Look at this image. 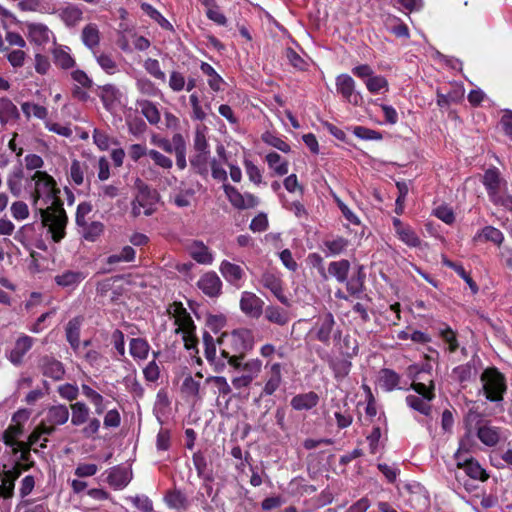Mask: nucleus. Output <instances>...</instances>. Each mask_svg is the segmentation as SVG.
Returning <instances> with one entry per match:
<instances>
[{"label":"nucleus","mask_w":512,"mask_h":512,"mask_svg":"<svg viewBox=\"0 0 512 512\" xmlns=\"http://www.w3.org/2000/svg\"><path fill=\"white\" fill-rule=\"evenodd\" d=\"M34 183L33 206L39 213L43 226L48 227L54 242H59L65 235L67 216L59 198L60 190L55 179L45 171H35L31 176Z\"/></svg>","instance_id":"1"},{"label":"nucleus","mask_w":512,"mask_h":512,"mask_svg":"<svg viewBox=\"0 0 512 512\" xmlns=\"http://www.w3.org/2000/svg\"><path fill=\"white\" fill-rule=\"evenodd\" d=\"M167 312L176 326L175 333L181 334L185 348L195 349L198 344L196 325L187 309L181 302H173L168 306Z\"/></svg>","instance_id":"2"},{"label":"nucleus","mask_w":512,"mask_h":512,"mask_svg":"<svg viewBox=\"0 0 512 512\" xmlns=\"http://www.w3.org/2000/svg\"><path fill=\"white\" fill-rule=\"evenodd\" d=\"M480 382L486 400L495 403L503 401L507 390L506 378L496 367L486 368L481 373Z\"/></svg>","instance_id":"3"},{"label":"nucleus","mask_w":512,"mask_h":512,"mask_svg":"<svg viewBox=\"0 0 512 512\" xmlns=\"http://www.w3.org/2000/svg\"><path fill=\"white\" fill-rule=\"evenodd\" d=\"M431 369L432 367L429 364L424 365L421 369H418L415 365L410 366V374H415L410 388L413 389L418 396L425 397L431 395L433 400L435 394L434 383L430 375Z\"/></svg>","instance_id":"4"},{"label":"nucleus","mask_w":512,"mask_h":512,"mask_svg":"<svg viewBox=\"0 0 512 512\" xmlns=\"http://www.w3.org/2000/svg\"><path fill=\"white\" fill-rule=\"evenodd\" d=\"M221 357L236 370H242L243 375L250 377V380L256 379L262 371V361L258 358H252L246 362H242L243 353L241 355H231L226 350L221 351Z\"/></svg>","instance_id":"5"},{"label":"nucleus","mask_w":512,"mask_h":512,"mask_svg":"<svg viewBox=\"0 0 512 512\" xmlns=\"http://www.w3.org/2000/svg\"><path fill=\"white\" fill-rule=\"evenodd\" d=\"M335 318L331 312H325L317 316L310 333L314 338L325 345L330 343L335 333Z\"/></svg>","instance_id":"6"},{"label":"nucleus","mask_w":512,"mask_h":512,"mask_svg":"<svg viewBox=\"0 0 512 512\" xmlns=\"http://www.w3.org/2000/svg\"><path fill=\"white\" fill-rule=\"evenodd\" d=\"M158 200L156 191L150 189L148 186L140 188L139 193L132 202V213L134 216L144 214L151 215L155 210V204Z\"/></svg>","instance_id":"7"},{"label":"nucleus","mask_w":512,"mask_h":512,"mask_svg":"<svg viewBox=\"0 0 512 512\" xmlns=\"http://www.w3.org/2000/svg\"><path fill=\"white\" fill-rule=\"evenodd\" d=\"M222 188L230 204L238 210L255 208L259 204L258 197L252 193H241L236 187L230 184H224Z\"/></svg>","instance_id":"8"},{"label":"nucleus","mask_w":512,"mask_h":512,"mask_svg":"<svg viewBox=\"0 0 512 512\" xmlns=\"http://www.w3.org/2000/svg\"><path fill=\"white\" fill-rule=\"evenodd\" d=\"M335 84L337 93L340 94L346 102L354 106H359L362 104V94L356 90V83L350 75H338Z\"/></svg>","instance_id":"9"},{"label":"nucleus","mask_w":512,"mask_h":512,"mask_svg":"<svg viewBox=\"0 0 512 512\" xmlns=\"http://www.w3.org/2000/svg\"><path fill=\"white\" fill-rule=\"evenodd\" d=\"M265 368L268 370L267 378L261 392V396L273 395L281 386L282 378V364L279 362L266 363Z\"/></svg>","instance_id":"10"},{"label":"nucleus","mask_w":512,"mask_h":512,"mask_svg":"<svg viewBox=\"0 0 512 512\" xmlns=\"http://www.w3.org/2000/svg\"><path fill=\"white\" fill-rule=\"evenodd\" d=\"M39 369L45 377L54 381H60L64 378L66 369L64 364L50 355H44L39 359Z\"/></svg>","instance_id":"11"},{"label":"nucleus","mask_w":512,"mask_h":512,"mask_svg":"<svg viewBox=\"0 0 512 512\" xmlns=\"http://www.w3.org/2000/svg\"><path fill=\"white\" fill-rule=\"evenodd\" d=\"M264 302L256 294L244 291L240 298V309L248 317L258 319L263 313Z\"/></svg>","instance_id":"12"},{"label":"nucleus","mask_w":512,"mask_h":512,"mask_svg":"<svg viewBox=\"0 0 512 512\" xmlns=\"http://www.w3.org/2000/svg\"><path fill=\"white\" fill-rule=\"evenodd\" d=\"M219 271L223 278L231 285L236 288L242 287L245 278V272L243 268L235 263L228 260H223L220 263Z\"/></svg>","instance_id":"13"},{"label":"nucleus","mask_w":512,"mask_h":512,"mask_svg":"<svg viewBox=\"0 0 512 512\" xmlns=\"http://www.w3.org/2000/svg\"><path fill=\"white\" fill-rule=\"evenodd\" d=\"M21 470L18 466L4 469L0 474V497L9 499L14 495L15 481L20 477Z\"/></svg>","instance_id":"14"},{"label":"nucleus","mask_w":512,"mask_h":512,"mask_svg":"<svg viewBox=\"0 0 512 512\" xmlns=\"http://www.w3.org/2000/svg\"><path fill=\"white\" fill-rule=\"evenodd\" d=\"M190 257L198 264L211 265L214 261L213 252L200 240H193L187 245Z\"/></svg>","instance_id":"15"},{"label":"nucleus","mask_w":512,"mask_h":512,"mask_svg":"<svg viewBox=\"0 0 512 512\" xmlns=\"http://www.w3.org/2000/svg\"><path fill=\"white\" fill-rule=\"evenodd\" d=\"M198 288L208 297H217L221 293L222 281L214 271L203 274L198 282Z\"/></svg>","instance_id":"16"},{"label":"nucleus","mask_w":512,"mask_h":512,"mask_svg":"<svg viewBox=\"0 0 512 512\" xmlns=\"http://www.w3.org/2000/svg\"><path fill=\"white\" fill-rule=\"evenodd\" d=\"M34 339L28 335L20 336L14 344V347L7 355L8 360L15 366H19L23 362L24 356L32 348Z\"/></svg>","instance_id":"17"},{"label":"nucleus","mask_w":512,"mask_h":512,"mask_svg":"<svg viewBox=\"0 0 512 512\" xmlns=\"http://www.w3.org/2000/svg\"><path fill=\"white\" fill-rule=\"evenodd\" d=\"M334 340L336 341L335 346L343 357L352 359L358 355V341L349 334L341 337V331L336 329L334 333Z\"/></svg>","instance_id":"18"},{"label":"nucleus","mask_w":512,"mask_h":512,"mask_svg":"<svg viewBox=\"0 0 512 512\" xmlns=\"http://www.w3.org/2000/svg\"><path fill=\"white\" fill-rule=\"evenodd\" d=\"M476 436L482 444L488 447L496 446L503 438L502 429L486 421L476 430Z\"/></svg>","instance_id":"19"},{"label":"nucleus","mask_w":512,"mask_h":512,"mask_svg":"<svg viewBox=\"0 0 512 512\" xmlns=\"http://www.w3.org/2000/svg\"><path fill=\"white\" fill-rule=\"evenodd\" d=\"M392 223L400 241L408 247L415 248L420 246L421 240L412 227L404 224L399 218H393Z\"/></svg>","instance_id":"20"},{"label":"nucleus","mask_w":512,"mask_h":512,"mask_svg":"<svg viewBox=\"0 0 512 512\" xmlns=\"http://www.w3.org/2000/svg\"><path fill=\"white\" fill-rule=\"evenodd\" d=\"M132 479V472L123 466H114L108 470L107 482L116 490L125 488Z\"/></svg>","instance_id":"21"},{"label":"nucleus","mask_w":512,"mask_h":512,"mask_svg":"<svg viewBox=\"0 0 512 512\" xmlns=\"http://www.w3.org/2000/svg\"><path fill=\"white\" fill-rule=\"evenodd\" d=\"M69 408L65 404L52 405L47 409L45 422L47 426H62L69 420Z\"/></svg>","instance_id":"22"},{"label":"nucleus","mask_w":512,"mask_h":512,"mask_svg":"<svg viewBox=\"0 0 512 512\" xmlns=\"http://www.w3.org/2000/svg\"><path fill=\"white\" fill-rule=\"evenodd\" d=\"M457 467L464 470L465 474L474 480L486 481L489 478L486 470L472 457L456 461Z\"/></svg>","instance_id":"23"},{"label":"nucleus","mask_w":512,"mask_h":512,"mask_svg":"<svg viewBox=\"0 0 512 512\" xmlns=\"http://www.w3.org/2000/svg\"><path fill=\"white\" fill-rule=\"evenodd\" d=\"M86 277L87 274L82 271L65 270L61 274L56 275L54 281L64 289L74 290Z\"/></svg>","instance_id":"24"},{"label":"nucleus","mask_w":512,"mask_h":512,"mask_svg":"<svg viewBox=\"0 0 512 512\" xmlns=\"http://www.w3.org/2000/svg\"><path fill=\"white\" fill-rule=\"evenodd\" d=\"M379 383L384 391L391 392L395 389L408 388L401 386V376L392 369L384 368L380 371Z\"/></svg>","instance_id":"25"},{"label":"nucleus","mask_w":512,"mask_h":512,"mask_svg":"<svg viewBox=\"0 0 512 512\" xmlns=\"http://www.w3.org/2000/svg\"><path fill=\"white\" fill-rule=\"evenodd\" d=\"M351 358H338V357H329L328 358V365L329 368L333 372V376L337 381H342L344 378H346L352 368V362L350 360Z\"/></svg>","instance_id":"26"},{"label":"nucleus","mask_w":512,"mask_h":512,"mask_svg":"<svg viewBox=\"0 0 512 512\" xmlns=\"http://www.w3.org/2000/svg\"><path fill=\"white\" fill-rule=\"evenodd\" d=\"M202 339L204 345V355L207 361L211 364H214L217 371L223 370L225 363L221 362L217 358L216 344L212 335L209 332L204 331Z\"/></svg>","instance_id":"27"},{"label":"nucleus","mask_w":512,"mask_h":512,"mask_svg":"<svg viewBox=\"0 0 512 512\" xmlns=\"http://www.w3.org/2000/svg\"><path fill=\"white\" fill-rule=\"evenodd\" d=\"M99 97L107 111H111L120 102L121 93L113 84L100 87Z\"/></svg>","instance_id":"28"},{"label":"nucleus","mask_w":512,"mask_h":512,"mask_svg":"<svg viewBox=\"0 0 512 512\" xmlns=\"http://www.w3.org/2000/svg\"><path fill=\"white\" fill-rule=\"evenodd\" d=\"M319 402V396L317 393L310 391L303 394L295 395L291 399V407L294 410L302 411V410H310L314 408Z\"/></svg>","instance_id":"29"},{"label":"nucleus","mask_w":512,"mask_h":512,"mask_svg":"<svg viewBox=\"0 0 512 512\" xmlns=\"http://www.w3.org/2000/svg\"><path fill=\"white\" fill-rule=\"evenodd\" d=\"M150 344L144 338H132L129 342V352L132 358L137 361H145L150 352Z\"/></svg>","instance_id":"30"},{"label":"nucleus","mask_w":512,"mask_h":512,"mask_svg":"<svg viewBox=\"0 0 512 512\" xmlns=\"http://www.w3.org/2000/svg\"><path fill=\"white\" fill-rule=\"evenodd\" d=\"M19 118L17 106L7 97L0 98V123L6 125Z\"/></svg>","instance_id":"31"},{"label":"nucleus","mask_w":512,"mask_h":512,"mask_svg":"<svg viewBox=\"0 0 512 512\" xmlns=\"http://www.w3.org/2000/svg\"><path fill=\"white\" fill-rule=\"evenodd\" d=\"M81 325L82 319L80 317H74L69 320L65 328L66 339L74 351H77L80 346Z\"/></svg>","instance_id":"32"},{"label":"nucleus","mask_w":512,"mask_h":512,"mask_svg":"<svg viewBox=\"0 0 512 512\" xmlns=\"http://www.w3.org/2000/svg\"><path fill=\"white\" fill-rule=\"evenodd\" d=\"M262 283L264 287L269 289L281 303H288L287 298L283 294L282 282L279 277L272 273H265L262 276Z\"/></svg>","instance_id":"33"},{"label":"nucleus","mask_w":512,"mask_h":512,"mask_svg":"<svg viewBox=\"0 0 512 512\" xmlns=\"http://www.w3.org/2000/svg\"><path fill=\"white\" fill-rule=\"evenodd\" d=\"M90 408L83 401L71 404V424L79 427L85 424L90 418Z\"/></svg>","instance_id":"34"},{"label":"nucleus","mask_w":512,"mask_h":512,"mask_svg":"<svg viewBox=\"0 0 512 512\" xmlns=\"http://www.w3.org/2000/svg\"><path fill=\"white\" fill-rule=\"evenodd\" d=\"M351 265L346 259L332 261L328 265V274L339 283H345L348 278Z\"/></svg>","instance_id":"35"},{"label":"nucleus","mask_w":512,"mask_h":512,"mask_svg":"<svg viewBox=\"0 0 512 512\" xmlns=\"http://www.w3.org/2000/svg\"><path fill=\"white\" fill-rule=\"evenodd\" d=\"M432 396H418L414 394H409L406 396V404L413 410L425 415L429 416L431 413V404Z\"/></svg>","instance_id":"36"},{"label":"nucleus","mask_w":512,"mask_h":512,"mask_svg":"<svg viewBox=\"0 0 512 512\" xmlns=\"http://www.w3.org/2000/svg\"><path fill=\"white\" fill-rule=\"evenodd\" d=\"M136 106L140 108L142 115L150 124L156 125L159 123L161 117L155 103L146 99H138L136 100Z\"/></svg>","instance_id":"37"},{"label":"nucleus","mask_w":512,"mask_h":512,"mask_svg":"<svg viewBox=\"0 0 512 512\" xmlns=\"http://www.w3.org/2000/svg\"><path fill=\"white\" fill-rule=\"evenodd\" d=\"M55 64L61 69H70L75 66V60L67 46H57L52 51Z\"/></svg>","instance_id":"38"},{"label":"nucleus","mask_w":512,"mask_h":512,"mask_svg":"<svg viewBox=\"0 0 512 512\" xmlns=\"http://www.w3.org/2000/svg\"><path fill=\"white\" fill-rule=\"evenodd\" d=\"M82 237L90 242H95L104 232V225L100 221L84 222L78 226Z\"/></svg>","instance_id":"39"},{"label":"nucleus","mask_w":512,"mask_h":512,"mask_svg":"<svg viewBox=\"0 0 512 512\" xmlns=\"http://www.w3.org/2000/svg\"><path fill=\"white\" fill-rule=\"evenodd\" d=\"M482 239L485 241H488V242H492L499 246L504 241V235L496 227L485 226L483 229H481L479 232H477L475 234V236L473 237L474 242L481 241Z\"/></svg>","instance_id":"40"},{"label":"nucleus","mask_w":512,"mask_h":512,"mask_svg":"<svg viewBox=\"0 0 512 512\" xmlns=\"http://www.w3.org/2000/svg\"><path fill=\"white\" fill-rule=\"evenodd\" d=\"M442 264L450 269H453L460 277L463 279L466 284L469 286L472 294H477L479 291L478 285L475 281L470 277V275L465 271L464 267L461 264L455 263L449 260L446 256H442Z\"/></svg>","instance_id":"41"},{"label":"nucleus","mask_w":512,"mask_h":512,"mask_svg":"<svg viewBox=\"0 0 512 512\" xmlns=\"http://www.w3.org/2000/svg\"><path fill=\"white\" fill-rule=\"evenodd\" d=\"M265 318L273 323L277 324L279 326H284L290 321L289 313L278 306H267L264 310Z\"/></svg>","instance_id":"42"},{"label":"nucleus","mask_w":512,"mask_h":512,"mask_svg":"<svg viewBox=\"0 0 512 512\" xmlns=\"http://www.w3.org/2000/svg\"><path fill=\"white\" fill-rule=\"evenodd\" d=\"M55 432V428L47 426L46 423H41L29 436V442L32 445L39 444L41 448L46 447L48 442L47 436L52 435Z\"/></svg>","instance_id":"43"},{"label":"nucleus","mask_w":512,"mask_h":512,"mask_svg":"<svg viewBox=\"0 0 512 512\" xmlns=\"http://www.w3.org/2000/svg\"><path fill=\"white\" fill-rule=\"evenodd\" d=\"M21 110L27 120L31 117H35L45 121L48 118V109L34 102L25 101L21 103Z\"/></svg>","instance_id":"44"},{"label":"nucleus","mask_w":512,"mask_h":512,"mask_svg":"<svg viewBox=\"0 0 512 512\" xmlns=\"http://www.w3.org/2000/svg\"><path fill=\"white\" fill-rule=\"evenodd\" d=\"M265 160L268 167L278 176H284L288 173L289 164L278 153L270 152L266 155Z\"/></svg>","instance_id":"45"},{"label":"nucleus","mask_w":512,"mask_h":512,"mask_svg":"<svg viewBox=\"0 0 512 512\" xmlns=\"http://www.w3.org/2000/svg\"><path fill=\"white\" fill-rule=\"evenodd\" d=\"M349 241L342 237L337 236L334 239L325 240L323 245L325 247L324 252L327 257L336 256L343 253L348 247Z\"/></svg>","instance_id":"46"},{"label":"nucleus","mask_w":512,"mask_h":512,"mask_svg":"<svg viewBox=\"0 0 512 512\" xmlns=\"http://www.w3.org/2000/svg\"><path fill=\"white\" fill-rule=\"evenodd\" d=\"M365 273L363 266H358L356 275L347 278L346 289L351 295H359L364 291Z\"/></svg>","instance_id":"47"},{"label":"nucleus","mask_w":512,"mask_h":512,"mask_svg":"<svg viewBox=\"0 0 512 512\" xmlns=\"http://www.w3.org/2000/svg\"><path fill=\"white\" fill-rule=\"evenodd\" d=\"M81 38L87 48L91 50L96 48L100 42V34L96 24L86 25L82 30Z\"/></svg>","instance_id":"48"},{"label":"nucleus","mask_w":512,"mask_h":512,"mask_svg":"<svg viewBox=\"0 0 512 512\" xmlns=\"http://www.w3.org/2000/svg\"><path fill=\"white\" fill-rule=\"evenodd\" d=\"M173 144L176 154V165L180 170H183L187 166L186 162V143L184 137L180 133L173 135Z\"/></svg>","instance_id":"49"},{"label":"nucleus","mask_w":512,"mask_h":512,"mask_svg":"<svg viewBox=\"0 0 512 512\" xmlns=\"http://www.w3.org/2000/svg\"><path fill=\"white\" fill-rule=\"evenodd\" d=\"M201 71L208 76V85L214 92L222 90L223 78L216 72V70L206 62H201Z\"/></svg>","instance_id":"50"},{"label":"nucleus","mask_w":512,"mask_h":512,"mask_svg":"<svg viewBox=\"0 0 512 512\" xmlns=\"http://www.w3.org/2000/svg\"><path fill=\"white\" fill-rule=\"evenodd\" d=\"M165 502L171 509L186 510L188 507L187 497L179 490L169 491L165 495Z\"/></svg>","instance_id":"51"},{"label":"nucleus","mask_w":512,"mask_h":512,"mask_svg":"<svg viewBox=\"0 0 512 512\" xmlns=\"http://www.w3.org/2000/svg\"><path fill=\"white\" fill-rule=\"evenodd\" d=\"M209 154L210 153H196L190 159L193 170L203 177H206L209 173Z\"/></svg>","instance_id":"52"},{"label":"nucleus","mask_w":512,"mask_h":512,"mask_svg":"<svg viewBox=\"0 0 512 512\" xmlns=\"http://www.w3.org/2000/svg\"><path fill=\"white\" fill-rule=\"evenodd\" d=\"M367 90L371 94H379L381 92H388L389 84L387 79L382 75H373L364 81Z\"/></svg>","instance_id":"53"},{"label":"nucleus","mask_w":512,"mask_h":512,"mask_svg":"<svg viewBox=\"0 0 512 512\" xmlns=\"http://www.w3.org/2000/svg\"><path fill=\"white\" fill-rule=\"evenodd\" d=\"M261 138L264 143L283 153H289L291 150L290 145L282 137H279L272 132H264Z\"/></svg>","instance_id":"54"},{"label":"nucleus","mask_w":512,"mask_h":512,"mask_svg":"<svg viewBox=\"0 0 512 512\" xmlns=\"http://www.w3.org/2000/svg\"><path fill=\"white\" fill-rule=\"evenodd\" d=\"M225 164L228 165L229 163L217 160V158H212L209 161V170L211 171L212 178L216 181L222 182L223 185L228 184V175L224 168Z\"/></svg>","instance_id":"55"},{"label":"nucleus","mask_w":512,"mask_h":512,"mask_svg":"<svg viewBox=\"0 0 512 512\" xmlns=\"http://www.w3.org/2000/svg\"><path fill=\"white\" fill-rule=\"evenodd\" d=\"M473 445L472 432L467 431L459 441V447L454 454L455 460L461 461L464 458H469L468 454L471 452Z\"/></svg>","instance_id":"56"},{"label":"nucleus","mask_w":512,"mask_h":512,"mask_svg":"<svg viewBox=\"0 0 512 512\" xmlns=\"http://www.w3.org/2000/svg\"><path fill=\"white\" fill-rule=\"evenodd\" d=\"M439 335L447 344L450 353H454L459 348L456 332L448 325L439 328Z\"/></svg>","instance_id":"57"},{"label":"nucleus","mask_w":512,"mask_h":512,"mask_svg":"<svg viewBox=\"0 0 512 512\" xmlns=\"http://www.w3.org/2000/svg\"><path fill=\"white\" fill-rule=\"evenodd\" d=\"M135 256L136 252L133 247L124 246L119 253L108 256L107 263L109 265H114L120 262H132L134 261Z\"/></svg>","instance_id":"58"},{"label":"nucleus","mask_w":512,"mask_h":512,"mask_svg":"<svg viewBox=\"0 0 512 512\" xmlns=\"http://www.w3.org/2000/svg\"><path fill=\"white\" fill-rule=\"evenodd\" d=\"M485 422L483 415L473 408L469 409L464 417V424L466 430L469 432H472L473 430L476 431L478 427L482 426Z\"/></svg>","instance_id":"59"},{"label":"nucleus","mask_w":512,"mask_h":512,"mask_svg":"<svg viewBox=\"0 0 512 512\" xmlns=\"http://www.w3.org/2000/svg\"><path fill=\"white\" fill-rule=\"evenodd\" d=\"M143 67L145 71L156 80L166 81V74L162 71L160 63L157 59L148 58L144 61Z\"/></svg>","instance_id":"60"},{"label":"nucleus","mask_w":512,"mask_h":512,"mask_svg":"<svg viewBox=\"0 0 512 512\" xmlns=\"http://www.w3.org/2000/svg\"><path fill=\"white\" fill-rule=\"evenodd\" d=\"M352 132L357 138L361 140L380 141L383 139L381 132L367 128L365 126H355Z\"/></svg>","instance_id":"61"},{"label":"nucleus","mask_w":512,"mask_h":512,"mask_svg":"<svg viewBox=\"0 0 512 512\" xmlns=\"http://www.w3.org/2000/svg\"><path fill=\"white\" fill-rule=\"evenodd\" d=\"M137 90L146 96L155 97L159 93V89L147 77H139L136 79Z\"/></svg>","instance_id":"62"},{"label":"nucleus","mask_w":512,"mask_h":512,"mask_svg":"<svg viewBox=\"0 0 512 512\" xmlns=\"http://www.w3.org/2000/svg\"><path fill=\"white\" fill-rule=\"evenodd\" d=\"M61 17L67 25H75L82 19V11L76 6H67L61 10Z\"/></svg>","instance_id":"63"},{"label":"nucleus","mask_w":512,"mask_h":512,"mask_svg":"<svg viewBox=\"0 0 512 512\" xmlns=\"http://www.w3.org/2000/svg\"><path fill=\"white\" fill-rule=\"evenodd\" d=\"M194 467L199 477L204 479H211L209 473H207V460L201 451H197L192 456Z\"/></svg>","instance_id":"64"}]
</instances>
